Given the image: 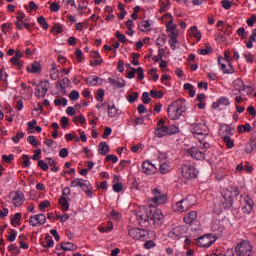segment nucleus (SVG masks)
Wrapping results in <instances>:
<instances>
[{"mask_svg":"<svg viewBox=\"0 0 256 256\" xmlns=\"http://www.w3.org/2000/svg\"><path fill=\"white\" fill-rule=\"evenodd\" d=\"M196 203V198L194 195H189L186 198L178 201L175 205V211L178 213H185V211H189L193 205Z\"/></svg>","mask_w":256,"mask_h":256,"instance_id":"obj_5","label":"nucleus"},{"mask_svg":"<svg viewBox=\"0 0 256 256\" xmlns=\"http://www.w3.org/2000/svg\"><path fill=\"white\" fill-rule=\"evenodd\" d=\"M16 29H18L19 31L23 30V29H31V26L28 23L25 22H16Z\"/></svg>","mask_w":256,"mask_h":256,"instance_id":"obj_53","label":"nucleus"},{"mask_svg":"<svg viewBox=\"0 0 256 256\" xmlns=\"http://www.w3.org/2000/svg\"><path fill=\"white\" fill-rule=\"evenodd\" d=\"M56 251H77V245L72 242H63L60 246H56Z\"/></svg>","mask_w":256,"mask_h":256,"instance_id":"obj_25","label":"nucleus"},{"mask_svg":"<svg viewBox=\"0 0 256 256\" xmlns=\"http://www.w3.org/2000/svg\"><path fill=\"white\" fill-rule=\"evenodd\" d=\"M172 169L173 166H171V162L165 161L160 164V173H162V175L169 173Z\"/></svg>","mask_w":256,"mask_h":256,"instance_id":"obj_36","label":"nucleus"},{"mask_svg":"<svg viewBox=\"0 0 256 256\" xmlns=\"http://www.w3.org/2000/svg\"><path fill=\"white\" fill-rule=\"evenodd\" d=\"M218 65L224 75H232V73H235V68H233V65H231L229 61L218 60Z\"/></svg>","mask_w":256,"mask_h":256,"instance_id":"obj_20","label":"nucleus"},{"mask_svg":"<svg viewBox=\"0 0 256 256\" xmlns=\"http://www.w3.org/2000/svg\"><path fill=\"white\" fill-rule=\"evenodd\" d=\"M186 233H187V227L177 226L169 232V237H171V239L179 240L181 239V237H185Z\"/></svg>","mask_w":256,"mask_h":256,"instance_id":"obj_18","label":"nucleus"},{"mask_svg":"<svg viewBox=\"0 0 256 256\" xmlns=\"http://www.w3.org/2000/svg\"><path fill=\"white\" fill-rule=\"evenodd\" d=\"M221 139L225 143L227 149H233L235 147V141L231 140V137L222 136Z\"/></svg>","mask_w":256,"mask_h":256,"instance_id":"obj_42","label":"nucleus"},{"mask_svg":"<svg viewBox=\"0 0 256 256\" xmlns=\"http://www.w3.org/2000/svg\"><path fill=\"white\" fill-rule=\"evenodd\" d=\"M150 95L153 99H163V92L161 91L151 90Z\"/></svg>","mask_w":256,"mask_h":256,"instance_id":"obj_56","label":"nucleus"},{"mask_svg":"<svg viewBox=\"0 0 256 256\" xmlns=\"http://www.w3.org/2000/svg\"><path fill=\"white\" fill-rule=\"evenodd\" d=\"M23 137H25V133L18 132L15 136L12 137V141H13V143H19V141H21V139H23Z\"/></svg>","mask_w":256,"mask_h":256,"instance_id":"obj_61","label":"nucleus"},{"mask_svg":"<svg viewBox=\"0 0 256 256\" xmlns=\"http://www.w3.org/2000/svg\"><path fill=\"white\" fill-rule=\"evenodd\" d=\"M152 195L151 201L154 205H163L167 203V196L161 192L160 188H154L152 190Z\"/></svg>","mask_w":256,"mask_h":256,"instance_id":"obj_12","label":"nucleus"},{"mask_svg":"<svg viewBox=\"0 0 256 256\" xmlns=\"http://www.w3.org/2000/svg\"><path fill=\"white\" fill-rule=\"evenodd\" d=\"M189 35L190 37H194L196 41H201V38L203 37V34L199 31L197 26H192L189 29Z\"/></svg>","mask_w":256,"mask_h":256,"instance_id":"obj_31","label":"nucleus"},{"mask_svg":"<svg viewBox=\"0 0 256 256\" xmlns=\"http://www.w3.org/2000/svg\"><path fill=\"white\" fill-rule=\"evenodd\" d=\"M55 107H59L63 105V107H67V100L65 98H57L54 100Z\"/></svg>","mask_w":256,"mask_h":256,"instance_id":"obj_54","label":"nucleus"},{"mask_svg":"<svg viewBox=\"0 0 256 256\" xmlns=\"http://www.w3.org/2000/svg\"><path fill=\"white\" fill-rule=\"evenodd\" d=\"M243 56L245 58L246 63H254L255 57H253V54H251L250 52L244 53Z\"/></svg>","mask_w":256,"mask_h":256,"instance_id":"obj_58","label":"nucleus"},{"mask_svg":"<svg viewBox=\"0 0 256 256\" xmlns=\"http://www.w3.org/2000/svg\"><path fill=\"white\" fill-rule=\"evenodd\" d=\"M179 127L175 125L167 126L165 125V120L161 119L157 123V127L154 131V134L156 137H167L170 135H177L179 133Z\"/></svg>","mask_w":256,"mask_h":256,"instance_id":"obj_4","label":"nucleus"},{"mask_svg":"<svg viewBox=\"0 0 256 256\" xmlns=\"http://www.w3.org/2000/svg\"><path fill=\"white\" fill-rule=\"evenodd\" d=\"M137 220L140 223V225H143V223H147V221H149L150 216H148L147 214L144 213L143 210H140L137 214Z\"/></svg>","mask_w":256,"mask_h":256,"instance_id":"obj_38","label":"nucleus"},{"mask_svg":"<svg viewBox=\"0 0 256 256\" xmlns=\"http://www.w3.org/2000/svg\"><path fill=\"white\" fill-rule=\"evenodd\" d=\"M95 99L96 101H98L99 103H103L104 99H105V90L103 89H98V91L96 92L95 95Z\"/></svg>","mask_w":256,"mask_h":256,"instance_id":"obj_46","label":"nucleus"},{"mask_svg":"<svg viewBox=\"0 0 256 256\" xmlns=\"http://www.w3.org/2000/svg\"><path fill=\"white\" fill-rule=\"evenodd\" d=\"M138 28L142 33H149L151 31V20H142L138 23Z\"/></svg>","mask_w":256,"mask_h":256,"instance_id":"obj_28","label":"nucleus"},{"mask_svg":"<svg viewBox=\"0 0 256 256\" xmlns=\"http://www.w3.org/2000/svg\"><path fill=\"white\" fill-rule=\"evenodd\" d=\"M197 175H199V171H197L194 165L186 163L182 166V176L184 179H195Z\"/></svg>","mask_w":256,"mask_h":256,"instance_id":"obj_10","label":"nucleus"},{"mask_svg":"<svg viewBox=\"0 0 256 256\" xmlns=\"http://www.w3.org/2000/svg\"><path fill=\"white\" fill-rule=\"evenodd\" d=\"M184 89L188 92L189 97H195V87H193L190 83L184 84Z\"/></svg>","mask_w":256,"mask_h":256,"instance_id":"obj_49","label":"nucleus"},{"mask_svg":"<svg viewBox=\"0 0 256 256\" xmlns=\"http://www.w3.org/2000/svg\"><path fill=\"white\" fill-rule=\"evenodd\" d=\"M246 23H247L248 27H253V25H255V23H256V14H253L250 18H248L246 20Z\"/></svg>","mask_w":256,"mask_h":256,"instance_id":"obj_64","label":"nucleus"},{"mask_svg":"<svg viewBox=\"0 0 256 256\" xmlns=\"http://www.w3.org/2000/svg\"><path fill=\"white\" fill-rule=\"evenodd\" d=\"M51 206V202L49 200H44L42 202L39 203V209L40 211H45V209H47V207Z\"/></svg>","mask_w":256,"mask_h":256,"instance_id":"obj_57","label":"nucleus"},{"mask_svg":"<svg viewBox=\"0 0 256 256\" xmlns=\"http://www.w3.org/2000/svg\"><path fill=\"white\" fill-rule=\"evenodd\" d=\"M37 22L39 23V25H41L42 28L49 29V24L45 20L44 16L38 17Z\"/></svg>","mask_w":256,"mask_h":256,"instance_id":"obj_55","label":"nucleus"},{"mask_svg":"<svg viewBox=\"0 0 256 256\" xmlns=\"http://www.w3.org/2000/svg\"><path fill=\"white\" fill-rule=\"evenodd\" d=\"M233 87L235 91H238V93H241V91H245V83L241 79H236L233 82Z\"/></svg>","mask_w":256,"mask_h":256,"instance_id":"obj_37","label":"nucleus"},{"mask_svg":"<svg viewBox=\"0 0 256 256\" xmlns=\"http://www.w3.org/2000/svg\"><path fill=\"white\" fill-rule=\"evenodd\" d=\"M21 57H23V52H21V50H16L15 56L10 59V63L18 67V69H21V67H23Z\"/></svg>","mask_w":256,"mask_h":256,"instance_id":"obj_24","label":"nucleus"},{"mask_svg":"<svg viewBox=\"0 0 256 256\" xmlns=\"http://www.w3.org/2000/svg\"><path fill=\"white\" fill-rule=\"evenodd\" d=\"M98 153L100 155H106L107 153H109V146H108L107 142H101L99 144Z\"/></svg>","mask_w":256,"mask_h":256,"instance_id":"obj_41","label":"nucleus"},{"mask_svg":"<svg viewBox=\"0 0 256 256\" xmlns=\"http://www.w3.org/2000/svg\"><path fill=\"white\" fill-rule=\"evenodd\" d=\"M166 29L170 32L169 35H179V32L177 31V24H174L173 22L166 23Z\"/></svg>","mask_w":256,"mask_h":256,"instance_id":"obj_40","label":"nucleus"},{"mask_svg":"<svg viewBox=\"0 0 256 256\" xmlns=\"http://www.w3.org/2000/svg\"><path fill=\"white\" fill-rule=\"evenodd\" d=\"M252 251H253V246L251 245V242L247 240H242L236 246L237 256H251Z\"/></svg>","mask_w":256,"mask_h":256,"instance_id":"obj_7","label":"nucleus"},{"mask_svg":"<svg viewBox=\"0 0 256 256\" xmlns=\"http://www.w3.org/2000/svg\"><path fill=\"white\" fill-rule=\"evenodd\" d=\"M69 195H71V189L65 187L59 200L62 211H69Z\"/></svg>","mask_w":256,"mask_h":256,"instance_id":"obj_15","label":"nucleus"},{"mask_svg":"<svg viewBox=\"0 0 256 256\" xmlns=\"http://www.w3.org/2000/svg\"><path fill=\"white\" fill-rule=\"evenodd\" d=\"M128 235L134 241H145V239H147V235H149V233L145 229L132 228V229L128 230Z\"/></svg>","mask_w":256,"mask_h":256,"instance_id":"obj_9","label":"nucleus"},{"mask_svg":"<svg viewBox=\"0 0 256 256\" xmlns=\"http://www.w3.org/2000/svg\"><path fill=\"white\" fill-rule=\"evenodd\" d=\"M165 43H167V36H165L164 34L160 35L157 39H156V45L158 47H163L165 45Z\"/></svg>","mask_w":256,"mask_h":256,"instance_id":"obj_50","label":"nucleus"},{"mask_svg":"<svg viewBox=\"0 0 256 256\" xmlns=\"http://www.w3.org/2000/svg\"><path fill=\"white\" fill-rule=\"evenodd\" d=\"M158 7L159 13H165L166 11H169V7H171V2H169V0H160L158 2Z\"/></svg>","mask_w":256,"mask_h":256,"instance_id":"obj_33","label":"nucleus"},{"mask_svg":"<svg viewBox=\"0 0 256 256\" xmlns=\"http://www.w3.org/2000/svg\"><path fill=\"white\" fill-rule=\"evenodd\" d=\"M215 241H217V238L214 237L213 234L208 233L198 237L196 239V245H198V247H202V249H209Z\"/></svg>","mask_w":256,"mask_h":256,"instance_id":"obj_6","label":"nucleus"},{"mask_svg":"<svg viewBox=\"0 0 256 256\" xmlns=\"http://www.w3.org/2000/svg\"><path fill=\"white\" fill-rule=\"evenodd\" d=\"M113 227H114L113 222H108L99 226L98 231L100 233H111V231H113Z\"/></svg>","mask_w":256,"mask_h":256,"instance_id":"obj_35","label":"nucleus"},{"mask_svg":"<svg viewBox=\"0 0 256 256\" xmlns=\"http://www.w3.org/2000/svg\"><path fill=\"white\" fill-rule=\"evenodd\" d=\"M27 141L33 147H39V145H41V142L37 141V139H35V136H28Z\"/></svg>","mask_w":256,"mask_h":256,"instance_id":"obj_52","label":"nucleus"},{"mask_svg":"<svg viewBox=\"0 0 256 256\" xmlns=\"http://www.w3.org/2000/svg\"><path fill=\"white\" fill-rule=\"evenodd\" d=\"M113 183V191L115 193H121V191H123V183L119 182L117 176H114Z\"/></svg>","mask_w":256,"mask_h":256,"instance_id":"obj_39","label":"nucleus"},{"mask_svg":"<svg viewBox=\"0 0 256 256\" xmlns=\"http://www.w3.org/2000/svg\"><path fill=\"white\" fill-rule=\"evenodd\" d=\"M49 77L52 81H57V79H59V69L57 68V64H51V68L49 70Z\"/></svg>","mask_w":256,"mask_h":256,"instance_id":"obj_30","label":"nucleus"},{"mask_svg":"<svg viewBox=\"0 0 256 256\" xmlns=\"http://www.w3.org/2000/svg\"><path fill=\"white\" fill-rule=\"evenodd\" d=\"M158 69L157 68H151L148 70V75H150V78L152 81H158L159 80V74H157Z\"/></svg>","mask_w":256,"mask_h":256,"instance_id":"obj_48","label":"nucleus"},{"mask_svg":"<svg viewBox=\"0 0 256 256\" xmlns=\"http://www.w3.org/2000/svg\"><path fill=\"white\" fill-rule=\"evenodd\" d=\"M178 36H179V35H175V34L169 35V37H170L169 45H170V47H171V49H172L173 51H175V49H177V37H178Z\"/></svg>","mask_w":256,"mask_h":256,"instance_id":"obj_47","label":"nucleus"},{"mask_svg":"<svg viewBox=\"0 0 256 256\" xmlns=\"http://www.w3.org/2000/svg\"><path fill=\"white\" fill-rule=\"evenodd\" d=\"M219 135L220 137H229V135H235V128L231 127L229 124H224L221 126Z\"/></svg>","mask_w":256,"mask_h":256,"instance_id":"obj_23","label":"nucleus"},{"mask_svg":"<svg viewBox=\"0 0 256 256\" xmlns=\"http://www.w3.org/2000/svg\"><path fill=\"white\" fill-rule=\"evenodd\" d=\"M221 5L223 9H225L226 11H229V9H231V7L233 6V3L229 0H222Z\"/></svg>","mask_w":256,"mask_h":256,"instance_id":"obj_60","label":"nucleus"},{"mask_svg":"<svg viewBox=\"0 0 256 256\" xmlns=\"http://www.w3.org/2000/svg\"><path fill=\"white\" fill-rule=\"evenodd\" d=\"M150 221H153L154 227H161L165 223V215L160 209L150 211Z\"/></svg>","mask_w":256,"mask_h":256,"instance_id":"obj_8","label":"nucleus"},{"mask_svg":"<svg viewBox=\"0 0 256 256\" xmlns=\"http://www.w3.org/2000/svg\"><path fill=\"white\" fill-rule=\"evenodd\" d=\"M255 208V201L249 195H245L242 197V211L246 215H251L253 213V209Z\"/></svg>","mask_w":256,"mask_h":256,"instance_id":"obj_11","label":"nucleus"},{"mask_svg":"<svg viewBox=\"0 0 256 256\" xmlns=\"http://www.w3.org/2000/svg\"><path fill=\"white\" fill-rule=\"evenodd\" d=\"M45 161L49 164L53 173H57V171H59V167H57V162L55 160L52 158H46Z\"/></svg>","mask_w":256,"mask_h":256,"instance_id":"obj_44","label":"nucleus"},{"mask_svg":"<svg viewBox=\"0 0 256 256\" xmlns=\"http://www.w3.org/2000/svg\"><path fill=\"white\" fill-rule=\"evenodd\" d=\"M86 83L89 87H97L98 85H103V79L99 76H90L86 78Z\"/></svg>","mask_w":256,"mask_h":256,"instance_id":"obj_27","label":"nucleus"},{"mask_svg":"<svg viewBox=\"0 0 256 256\" xmlns=\"http://www.w3.org/2000/svg\"><path fill=\"white\" fill-rule=\"evenodd\" d=\"M187 111V102L185 100H177L171 103L167 108L169 119L179 121L183 113Z\"/></svg>","mask_w":256,"mask_h":256,"instance_id":"obj_3","label":"nucleus"},{"mask_svg":"<svg viewBox=\"0 0 256 256\" xmlns=\"http://www.w3.org/2000/svg\"><path fill=\"white\" fill-rule=\"evenodd\" d=\"M21 213H16L14 216H11L10 221H11V225H13V227H17V225H20L21 223Z\"/></svg>","mask_w":256,"mask_h":256,"instance_id":"obj_43","label":"nucleus"},{"mask_svg":"<svg viewBox=\"0 0 256 256\" xmlns=\"http://www.w3.org/2000/svg\"><path fill=\"white\" fill-rule=\"evenodd\" d=\"M9 197L12 201V205L15 207H21L23 203H25V194L23 191L17 190L15 192H11Z\"/></svg>","mask_w":256,"mask_h":256,"instance_id":"obj_13","label":"nucleus"},{"mask_svg":"<svg viewBox=\"0 0 256 256\" xmlns=\"http://www.w3.org/2000/svg\"><path fill=\"white\" fill-rule=\"evenodd\" d=\"M89 2L82 0L80 4L78 5V11L81 12V15H83V11L87 10V5Z\"/></svg>","mask_w":256,"mask_h":256,"instance_id":"obj_59","label":"nucleus"},{"mask_svg":"<svg viewBox=\"0 0 256 256\" xmlns=\"http://www.w3.org/2000/svg\"><path fill=\"white\" fill-rule=\"evenodd\" d=\"M108 81L112 85V87H115L116 89H123V87H125L126 85L125 80L121 79L108 78Z\"/></svg>","mask_w":256,"mask_h":256,"instance_id":"obj_32","label":"nucleus"},{"mask_svg":"<svg viewBox=\"0 0 256 256\" xmlns=\"http://www.w3.org/2000/svg\"><path fill=\"white\" fill-rule=\"evenodd\" d=\"M229 105H231L229 98L220 97L216 102H213L212 107L213 109H219V107H229Z\"/></svg>","mask_w":256,"mask_h":256,"instance_id":"obj_26","label":"nucleus"},{"mask_svg":"<svg viewBox=\"0 0 256 256\" xmlns=\"http://www.w3.org/2000/svg\"><path fill=\"white\" fill-rule=\"evenodd\" d=\"M197 219V211H190L184 216V223L191 225Z\"/></svg>","mask_w":256,"mask_h":256,"instance_id":"obj_34","label":"nucleus"},{"mask_svg":"<svg viewBox=\"0 0 256 256\" xmlns=\"http://www.w3.org/2000/svg\"><path fill=\"white\" fill-rule=\"evenodd\" d=\"M200 149H199V146H192L191 148L187 149V153L188 155H190V157H192L193 159H196V161H203V159H205V150L203 149H207V148H200Z\"/></svg>","mask_w":256,"mask_h":256,"instance_id":"obj_14","label":"nucleus"},{"mask_svg":"<svg viewBox=\"0 0 256 256\" xmlns=\"http://www.w3.org/2000/svg\"><path fill=\"white\" fill-rule=\"evenodd\" d=\"M210 229L212 236L216 238V241L219 239V237H223V231L225 227L221 224V221L215 220L212 222Z\"/></svg>","mask_w":256,"mask_h":256,"instance_id":"obj_17","label":"nucleus"},{"mask_svg":"<svg viewBox=\"0 0 256 256\" xmlns=\"http://www.w3.org/2000/svg\"><path fill=\"white\" fill-rule=\"evenodd\" d=\"M142 173L146 175H155L157 173V166L150 161H145L142 163Z\"/></svg>","mask_w":256,"mask_h":256,"instance_id":"obj_21","label":"nucleus"},{"mask_svg":"<svg viewBox=\"0 0 256 256\" xmlns=\"http://www.w3.org/2000/svg\"><path fill=\"white\" fill-rule=\"evenodd\" d=\"M73 121L74 123H81V125H83V123H85L87 121V119H85V116L83 115H79V116H74L73 117Z\"/></svg>","mask_w":256,"mask_h":256,"instance_id":"obj_62","label":"nucleus"},{"mask_svg":"<svg viewBox=\"0 0 256 256\" xmlns=\"http://www.w3.org/2000/svg\"><path fill=\"white\" fill-rule=\"evenodd\" d=\"M137 99H139V93H137V92H132L127 97L128 103H135V101H137Z\"/></svg>","mask_w":256,"mask_h":256,"instance_id":"obj_51","label":"nucleus"},{"mask_svg":"<svg viewBox=\"0 0 256 256\" xmlns=\"http://www.w3.org/2000/svg\"><path fill=\"white\" fill-rule=\"evenodd\" d=\"M237 131L238 133H251V124L246 123L245 125H239Z\"/></svg>","mask_w":256,"mask_h":256,"instance_id":"obj_45","label":"nucleus"},{"mask_svg":"<svg viewBox=\"0 0 256 256\" xmlns=\"http://www.w3.org/2000/svg\"><path fill=\"white\" fill-rule=\"evenodd\" d=\"M107 113L110 119H119V116L121 115L119 109H117V106H115V104L107 105Z\"/></svg>","mask_w":256,"mask_h":256,"instance_id":"obj_22","label":"nucleus"},{"mask_svg":"<svg viewBox=\"0 0 256 256\" xmlns=\"http://www.w3.org/2000/svg\"><path fill=\"white\" fill-rule=\"evenodd\" d=\"M231 207H233V193L225 188L221 196L214 199V211L219 215L223 209H231Z\"/></svg>","mask_w":256,"mask_h":256,"instance_id":"obj_2","label":"nucleus"},{"mask_svg":"<svg viewBox=\"0 0 256 256\" xmlns=\"http://www.w3.org/2000/svg\"><path fill=\"white\" fill-rule=\"evenodd\" d=\"M191 133H193L194 137L198 139V147L199 149H209V141H207V137H209V127H207V123L202 121L201 123L193 124L191 127Z\"/></svg>","mask_w":256,"mask_h":256,"instance_id":"obj_1","label":"nucleus"},{"mask_svg":"<svg viewBox=\"0 0 256 256\" xmlns=\"http://www.w3.org/2000/svg\"><path fill=\"white\" fill-rule=\"evenodd\" d=\"M47 222V217L45 214H36L30 216L29 223L32 227H39L40 225H45Z\"/></svg>","mask_w":256,"mask_h":256,"instance_id":"obj_19","label":"nucleus"},{"mask_svg":"<svg viewBox=\"0 0 256 256\" xmlns=\"http://www.w3.org/2000/svg\"><path fill=\"white\" fill-rule=\"evenodd\" d=\"M49 87H51V84H49L48 80L41 81L36 86L35 95L38 97V99H43V97L47 95V91H49Z\"/></svg>","mask_w":256,"mask_h":256,"instance_id":"obj_16","label":"nucleus"},{"mask_svg":"<svg viewBox=\"0 0 256 256\" xmlns=\"http://www.w3.org/2000/svg\"><path fill=\"white\" fill-rule=\"evenodd\" d=\"M41 63L34 61L32 64L26 67L28 73H41Z\"/></svg>","mask_w":256,"mask_h":256,"instance_id":"obj_29","label":"nucleus"},{"mask_svg":"<svg viewBox=\"0 0 256 256\" xmlns=\"http://www.w3.org/2000/svg\"><path fill=\"white\" fill-rule=\"evenodd\" d=\"M69 99H71V101H77V99H79V91L72 90L69 94Z\"/></svg>","mask_w":256,"mask_h":256,"instance_id":"obj_63","label":"nucleus"}]
</instances>
